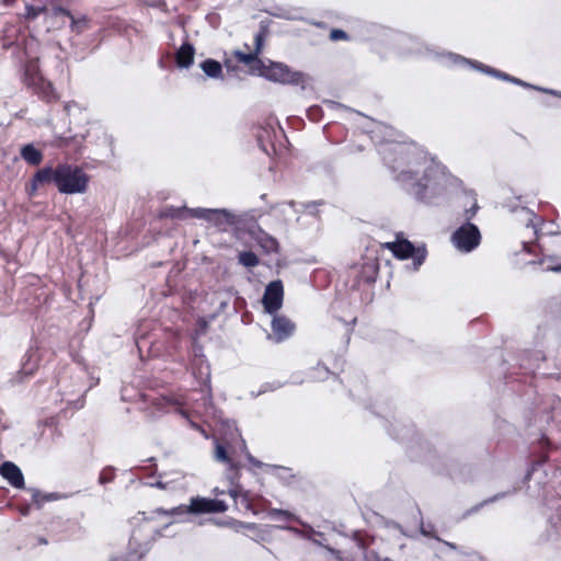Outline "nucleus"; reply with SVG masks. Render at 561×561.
I'll use <instances>...</instances> for the list:
<instances>
[{"mask_svg":"<svg viewBox=\"0 0 561 561\" xmlns=\"http://www.w3.org/2000/svg\"><path fill=\"white\" fill-rule=\"evenodd\" d=\"M195 48L190 43H183L176 50L175 62L179 68H190L194 61Z\"/></svg>","mask_w":561,"mask_h":561,"instance_id":"nucleus-19","label":"nucleus"},{"mask_svg":"<svg viewBox=\"0 0 561 561\" xmlns=\"http://www.w3.org/2000/svg\"><path fill=\"white\" fill-rule=\"evenodd\" d=\"M364 272L366 273V282H374L377 276L378 265L375 262H368L364 265Z\"/></svg>","mask_w":561,"mask_h":561,"instance_id":"nucleus-29","label":"nucleus"},{"mask_svg":"<svg viewBox=\"0 0 561 561\" xmlns=\"http://www.w3.org/2000/svg\"><path fill=\"white\" fill-rule=\"evenodd\" d=\"M540 465H541V461H537V462H535V463L531 466L530 470H528V472H527V474H526V477H525V478H526L527 480H528V479H530V476H531V474H533V472L536 470V467H537V466H540Z\"/></svg>","mask_w":561,"mask_h":561,"instance_id":"nucleus-45","label":"nucleus"},{"mask_svg":"<svg viewBox=\"0 0 561 561\" xmlns=\"http://www.w3.org/2000/svg\"><path fill=\"white\" fill-rule=\"evenodd\" d=\"M552 508L556 511V514L548 516V540L561 538V500H558Z\"/></svg>","mask_w":561,"mask_h":561,"instance_id":"nucleus-18","label":"nucleus"},{"mask_svg":"<svg viewBox=\"0 0 561 561\" xmlns=\"http://www.w3.org/2000/svg\"><path fill=\"white\" fill-rule=\"evenodd\" d=\"M378 561H393V560H391V559H389V558H383V559L378 560Z\"/></svg>","mask_w":561,"mask_h":561,"instance_id":"nucleus-53","label":"nucleus"},{"mask_svg":"<svg viewBox=\"0 0 561 561\" xmlns=\"http://www.w3.org/2000/svg\"><path fill=\"white\" fill-rule=\"evenodd\" d=\"M62 401H66L68 405H73L77 409L82 408V405H83V400L81 397H79L76 400H72L70 398H66V399L62 398Z\"/></svg>","mask_w":561,"mask_h":561,"instance_id":"nucleus-41","label":"nucleus"},{"mask_svg":"<svg viewBox=\"0 0 561 561\" xmlns=\"http://www.w3.org/2000/svg\"><path fill=\"white\" fill-rule=\"evenodd\" d=\"M215 443V459L219 462L226 463L230 470H237L239 466L231 457V453L229 450L230 447L219 443L218 439H216Z\"/></svg>","mask_w":561,"mask_h":561,"instance_id":"nucleus-20","label":"nucleus"},{"mask_svg":"<svg viewBox=\"0 0 561 561\" xmlns=\"http://www.w3.org/2000/svg\"><path fill=\"white\" fill-rule=\"evenodd\" d=\"M481 242V233L479 228L466 222L457 228L451 234L453 245L461 253H470L479 247Z\"/></svg>","mask_w":561,"mask_h":561,"instance_id":"nucleus-8","label":"nucleus"},{"mask_svg":"<svg viewBox=\"0 0 561 561\" xmlns=\"http://www.w3.org/2000/svg\"><path fill=\"white\" fill-rule=\"evenodd\" d=\"M227 427L230 432V437H237L240 439V443L242 445V448L244 449L245 451V457L248 459V461L250 462V465L253 467V468H257V469H266V470H276V469H279V467L277 466H273V465H267V463H264L260 460H257L256 458H254L248 450H247V446H245V442L241 438V435L238 431V428L234 426V423L233 422H227Z\"/></svg>","mask_w":561,"mask_h":561,"instance_id":"nucleus-17","label":"nucleus"},{"mask_svg":"<svg viewBox=\"0 0 561 561\" xmlns=\"http://www.w3.org/2000/svg\"><path fill=\"white\" fill-rule=\"evenodd\" d=\"M264 34L262 32L257 33L254 37L255 48L254 53L259 56L263 48Z\"/></svg>","mask_w":561,"mask_h":561,"instance_id":"nucleus-35","label":"nucleus"},{"mask_svg":"<svg viewBox=\"0 0 561 561\" xmlns=\"http://www.w3.org/2000/svg\"><path fill=\"white\" fill-rule=\"evenodd\" d=\"M385 247L400 260L412 259V264L407 265V268L413 272H416L421 267L427 255L425 245L414 247L408 240L387 242L385 243Z\"/></svg>","mask_w":561,"mask_h":561,"instance_id":"nucleus-6","label":"nucleus"},{"mask_svg":"<svg viewBox=\"0 0 561 561\" xmlns=\"http://www.w3.org/2000/svg\"><path fill=\"white\" fill-rule=\"evenodd\" d=\"M369 133L394 181L408 194L428 205L438 204L448 196L457 179L445 165L422 148L399 142L390 126L378 123Z\"/></svg>","mask_w":561,"mask_h":561,"instance_id":"nucleus-1","label":"nucleus"},{"mask_svg":"<svg viewBox=\"0 0 561 561\" xmlns=\"http://www.w3.org/2000/svg\"><path fill=\"white\" fill-rule=\"evenodd\" d=\"M270 128L273 130L274 134H276L275 129L273 128V125H270Z\"/></svg>","mask_w":561,"mask_h":561,"instance_id":"nucleus-54","label":"nucleus"},{"mask_svg":"<svg viewBox=\"0 0 561 561\" xmlns=\"http://www.w3.org/2000/svg\"><path fill=\"white\" fill-rule=\"evenodd\" d=\"M506 494L507 493H499L492 497H489V499L484 500L482 503H480L479 505H477L476 507H473L470 512H477L483 505L493 503V502L497 501L499 499H503Z\"/></svg>","mask_w":561,"mask_h":561,"instance_id":"nucleus-34","label":"nucleus"},{"mask_svg":"<svg viewBox=\"0 0 561 561\" xmlns=\"http://www.w3.org/2000/svg\"><path fill=\"white\" fill-rule=\"evenodd\" d=\"M56 187L61 194H82L88 188L89 178L84 171L72 164L57 165Z\"/></svg>","mask_w":561,"mask_h":561,"instance_id":"nucleus-4","label":"nucleus"},{"mask_svg":"<svg viewBox=\"0 0 561 561\" xmlns=\"http://www.w3.org/2000/svg\"><path fill=\"white\" fill-rule=\"evenodd\" d=\"M523 214L525 215V220L527 221L526 227H530L534 230V234H537V224L535 222L536 215L528 209H523Z\"/></svg>","mask_w":561,"mask_h":561,"instance_id":"nucleus-30","label":"nucleus"},{"mask_svg":"<svg viewBox=\"0 0 561 561\" xmlns=\"http://www.w3.org/2000/svg\"><path fill=\"white\" fill-rule=\"evenodd\" d=\"M30 491L32 493V500L38 508H41L45 502L58 501L64 497L55 492L44 494L37 489H30Z\"/></svg>","mask_w":561,"mask_h":561,"instance_id":"nucleus-24","label":"nucleus"},{"mask_svg":"<svg viewBox=\"0 0 561 561\" xmlns=\"http://www.w3.org/2000/svg\"><path fill=\"white\" fill-rule=\"evenodd\" d=\"M272 316V333L267 335V339L274 343H282L294 334L296 325L290 319H288L285 316L276 313Z\"/></svg>","mask_w":561,"mask_h":561,"instance_id":"nucleus-11","label":"nucleus"},{"mask_svg":"<svg viewBox=\"0 0 561 561\" xmlns=\"http://www.w3.org/2000/svg\"><path fill=\"white\" fill-rule=\"evenodd\" d=\"M20 512H21L23 515H27V514H28V512H30V507H28V506L23 507V508H21V510H20Z\"/></svg>","mask_w":561,"mask_h":561,"instance_id":"nucleus-49","label":"nucleus"},{"mask_svg":"<svg viewBox=\"0 0 561 561\" xmlns=\"http://www.w3.org/2000/svg\"><path fill=\"white\" fill-rule=\"evenodd\" d=\"M44 12H46V7L45 5L35 7V5H32V4H27L25 7V16L28 20H34L39 14H42Z\"/></svg>","mask_w":561,"mask_h":561,"instance_id":"nucleus-28","label":"nucleus"},{"mask_svg":"<svg viewBox=\"0 0 561 561\" xmlns=\"http://www.w3.org/2000/svg\"><path fill=\"white\" fill-rule=\"evenodd\" d=\"M186 211L192 218L205 220L209 227H214L218 231H226L236 224L234 215L225 208L196 207Z\"/></svg>","mask_w":561,"mask_h":561,"instance_id":"nucleus-7","label":"nucleus"},{"mask_svg":"<svg viewBox=\"0 0 561 561\" xmlns=\"http://www.w3.org/2000/svg\"><path fill=\"white\" fill-rule=\"evenodd\" d=\"M151 402V415L158 416L163 413L169 412H179L182 415L186 416L185 411L183 410L184 405H187V398L185 394H161L150 399Z\"/></svg>","mask_w":561,"mask_h":561,"instance_id":"nucleus-9","label":"nucleus"},{"mask_svg":"<svg viewBox=\"0 0 561 561\" xmlns=\"http://www.w3.org/2000/svg\"><path fill=\"white\" fill-rule=\"evenodd\" d=\"M294 205H295L294 202H288V203L280 204L279 207L282 208L283 211H285L286 207H293Z\"/></svg>","mask_w":561,"mask_h":561,"instance_id":"nucleus-48","label":"nucleus"},{"mask_svg":"<svg viewBox=\"0 0 561 561\" xmlns=\"http://www.w3.org/2000/svg\"><path fill=\"white\" fill-rule=\"evenodd\" d=\"M227 504L221 500L193 497L190 505H179L171 510L157 508L154 512L159 515L182 517L186 514H203V513H222L227 511Z\"/></svg>","mask_w":561,"mask_h":561,"instance_id":"nucleus-5","label":"nucleus"},{"mask_svg":"<svg viewBox=\"0 0 561 561\" xmlns=\"http://www.w3.org/2000/svg\"><path fill=\"white\" fill-rule=\"evenodd\" d=\"M57 167L50 168L45 167L36 171V173L33 175V179L39 184H50L54 183L56 185V179H57Z\"/></svg>","mask_w":561,"mask_h":561,"instance_id":"nucleus-22","label":"nucleus"},{"mask_svg":"<svg viewBox=\"0 0 561 561\" xmlns=\"http://www.w3.org/2000/svg\"><path fill=\"white\" fill-rule=\"evenodd\" d=\"M238 262L244 267H255L259 265V257L254 252L243 251L239 253Z\"/></svg>","mask_w":561,"mask_h":561,"instance_id":"nucleus-26","label":"nucleus"},{"mask_svg":"<svg viewBox=\"0 0 561 561\" xmlns=\"http://www.w3.org/2000/svg\"><path fill=\"white\" fill-rule=\"evenodd\" d=\"M541 443H542V444H545V445H548V444H549V442H548V439H547L546 437H542V438H541Z\"/></svg>","mask_w":561,"mask_h":561,"instance_id":"nucleus-52","label":"nucleus"},{"mask_svg":"<svg viewBox=\"0 0 561 561\" xmlns=\"http://www.w3.org/2000/svg\"><path fill=\"white\" fill-rule=\"evenodd\" d=\"M193 376L205 386V392L210 396V366L203 354L195 353L192 360Z\"/></svg>","mask_w":561,"mask_h":561,"instance_id":"nucleus-13","label":"nucleus"},{"mask_svg":"<svg viewBox=\"0 0 561 561\" xmlns=\"http://www.w3.org/2000/svg\"><path fill=\"white\" fill-rule=\"evenodd\" d=\"M284 287L280 280L271 282L263 294L262 304L268 314L276 313L283 306Z\"/></svg>","mask_w":561,"mask_h":561,"instance_id":"nucleus-10","label":"nucleus"},{"mask_svg":"<svg viewBox=\"0 0 561 561\" xmlns=\"http://www.w3.org/2000/svg\"><path fill=\"white\" fill-rule=\"evenodd\" d=\"M554 410V415L559 416L561 415V408H553Z\"/></svg>","mask_w":561,"mask_h":561,"instance_id":"nucleus-51","label":"nucleus"},{"mask_svg":"<svg viewBox=\"0 0 561 561\" xmlns=\"http://www.w3.org/2000/svg\"><path fill=\"white\" fill-rule=\"evenodd\" d=\"M41 360L39 348L37 345H31L22 357L20 375L32 376L38 368Z\"/></svg>","mask_w":561,"mask_h":561,"instance_id":"nucleus-14","label":"nucleus"},{"mask_svg":"<svg viewBox=\"0 0 561 561\" xmlns=\"http://www.w3.org/2000/svg\"><path fill=\"white\" fill-rule=\"evenodd\" d=\"M41 185L32 178L30 185L26 186V193L30 197H33Z\"/></svg>","mask_w":561,"mask_h":561,"instance_id":"nucleus-37","label":"nucleus"},{"mask_svg":"<svg viewBox=\"0 0 561 561\" xmlns=\"http://www.w3.org/2000/svg\"><path fill=\"white\" fill-rule=\"evenodd\" d=\"M478 209H479V206L477 204V201L473 198V203H472L471 207L466 209V211H465L467 220H470L471 218H473L474 215L477 214Z\"/></svg>","mask_w":561,"mask_h":561,"instance_id":"nucleus-38","label":"nucleus"},{"mask_svg":"<svg viewBox=\"0 0 561 561\" xmlns=\"http://www.w3.org/2000/svg\"><path fill=\"white\" fill-rule=\"evenodd\" d=\"M330 39L334 41V42H336V41H346V39H348V35L343 30L333 28L330 32Z\"/></svg>","mask_w":561,"mask_h":561,"instance_id":"nucleus-31","label":"nucleus"},{"mask_svg":"<svg viewBox=\"0 0 561 561\" xmlns=\"http://www.w3.org/2000/svg\"><path fill=\"white\" fill-rule=\"evenodd\" d=\"M153 485L161 488V489L165 488L164 483H162L161 481L156 482Z\"/></svg>","mask_w":561,"mask_h":561,"instance_id":"nucleus-50","label":"nucleus"},{"mask_svg":"<svg viewBox=\"0 0 561 561\" xmlns=\"http://www.w3.org/2000/svg\"><path fill=\"white\" fill-rule=\"evenodd\" d=\"M282 387V383L280 382H267V383H264L260 390V393H264V392H267V391H274L278 388Z\"/></svg>","mask_w":561,"mask_h":561,"instance_id":"nucleus-39","label":"nucleus"},{"mask_svg":"<svg viewBox=\"0 0 561 561\" xmlns=\"http://www.w3.org/2000/svg\"><path fill=\"white\" fill-rule=\"evenodd\" d=\"M268 138H270V130L267 128H262L257 133V140L261 144V146L265 152H268V151H267V148L265 147L264 142L268 141Z\"/></svg>","mask_w":561,"mask_h":561,"instance_id":"nucleus-32","label":"nucleus"},{"mask_svg":"<svg viewBox=\"0 0 561 561\" xmlns=\"http://www.w3.org/2000/svg\"><path fill=\"white\" fill-rule=\"evenodd\" d=\"M256 75L273 82L300 85L301 89H305L310 81L308 75L301 71H295L283 62L271 60L267 62L257 61Z\"/></svg>","mask_w":561,"mask_h":561,"instance_id":"nucleus-3","label":"nucleus"},{"mask_svg":"<svg viewBox=\"0 0 561 561\" xmlns=\"http://www.w3.org/2000/svg\"><path fill=\"white\" fill-rule=\"evenodd\" d=\"M539 359H543V356L541 354H538Z\"/></svg>","mask_w":561,"mask_h":561,"instance_id":"nucleus-55","label":"nucleus"},{"mask_svg":"<svg viewBox=\"0 0 561 561\" xmlns=\"http://www.w3.org/2000/svg\"><path fill=\"white\" fill-rule=\"evenodd\" d=\"M229 495H230L233 500H236V501H237L240 496H241L243 500L248 501V500H247V493H245V492H243V490H242L239 485H236V486L231 488V489L229 490Z\"/></svg>","mask_w":561,"mask_h":561,"instance_id":"nucleus-33","label":"nucleus"},{"mask_svg":"<svg viewBox=\"0 0 561 561\" xmlns=\"http://www.w3.org/2000/svg\"><path fill=\"white\" fill-rule=\"evenodd\" d=\"M252 239L265 253H276L278 251V242L277 240L263 231L262 229H256L251 232Z\"/></svg>","mask_w":561,"mask_h":561,"instance_id":"nucleus-16","label":"nucleus"},{"mask_svg":"<svg viewBox=\"0 0 561 561\" xmlns=\"http://www.w3.org/2000/svg\"><path fill=\"white\" fill-rule=\"evenodd\" d=\"M240 527L252 530L256 528V525L253 523H241Z\"/></svg>","mask_w":561,"mask_h":561,"instance_id":"nucleus-46","label":"nucleus"},{"mask_svg":"<svg viewBox=\"0 0 561 561\" xmlns=\"http://www.w3.org/2000/svg\"><path fill=\"white\" fill-rule=\"evenodd\" d=\"M0 474L5 479L13 488H24V477L21 469L11 461H5L0 466Z\"/></svg>","mask_w":561,"mask_h":561,"instance_id":"nucleus-15","label":"nucleus"},{"mask_svg":"<svg viewBox=\"0 0 561 561\" xmlns=\"http://www.w3.org/2000/svg\"><path fill=\"white\" fill-rule=\"evenodd\" d=\"M312 371L320 373V376L316 377L319 380L324 379L329 375V369L327 367H324V366H321V365H318L317 367H314L312 369Z\"/></svg>","mask_w":561,"mask_h":561,"instance_id":"nucleus-40","label":"nucleus"},{"mask_svg":"<svg viewBox=\"0 0 561 561\" xmlns=\"http://www.w3.org/2000/svg\"><path fill=\"white\" fill-rule=\"evenodd\" d=\"M270 516L272 517H284L286 519L288 518H291L293 517V514L289 513L288 511H284V510H278V508H273L270 511Z\"/></svg>","mask_w":561,"mask_h":561,"instance_id":"nucleus-36","label":"nucleus"},{"mask_svg":"<svg viewBox=\"0 0 561 561\" xmlns=\"http://www.w3.org/2000/svg\"><path fill=\"white\" fill-rule=\"evenodd\" d=\"M111 480H112V478L110 476H106L105 472H102L100 474L99 481L101 484H105V483L110 482Z\"/></svg>","mask_w":561,"mask_h":561,"instance_id":"nucleus-44","label":"nucleus"},{"mask_svg":"<svg viewBox=\"0 0 561 561\" xmlns=\"http://www.w3.org/2000/svg\"><path fill=\"white\" fill-rule=\"evenodd\" d=\"M187 209H188L187 207H168L163 211L162 216L171 217V218H176V219L192 218L187 214V211H186Z\"/></svg>","mask_w":561,"mask_h":561,"instance_id":"nucleus-27","label":"nucleus"},{"mask_svg":"<svg viewBox=\"0 0 561 561\" xmlns=\"http://www.w3.org/2000/svg\"><path fill=\"white\" fill-rule=\"evenodd\" d=\"M437 60L447 67H470L472 69H476L480 72H483L485 75H489L491 77L497 78L503 81H507L524 88H531L536 89L538 91H543L546 93L557 94L553 90L542 89L535 87L533 84H529L518 78L512 77L508 73H505L503 71H500L497 69H494L490 66H486L478 60L468 59L466 57H462L458 54L451 53V51H443L436 55Z\"/></svg>","mask_w":561,"mask_h":561,"instance_id":"nucleus-2","label":"nucleus"},{"mask_svg":"<svg viewBox=\"0 0 561 561\" xmlns=\"http://www.w3.org/2000/svg\"><path fill=\"white\" fill-rule=\"evenodd\" d=\"M54 14H56V15H57V14H65V15H67V16L72 18V16H71V14H70V12H69L68 10H66V9L61 8V7H57V8H55V9H54Z\"/></svg>","mask_w":561,"mask_h":561,"instance_id":"nucleus-43","label":"nucleus"},{"mask_svg":"<svg viewBox=\"0 0 561 561\" xmlns=\"http://www.w3.org/2000/svg\"><path fill=\"white\" fill-rule=\"evenodd\" d=\"M21 157L31 165H38L43 160V153L32 144H27L21 148Z\"/></svg>","mask_w":561,"mask_h":561,"instance_id":"nucleus-21","label":"nucleus"},{"mask_svg":"<svg viewBox=\"0 0 561 561\" xmlns=\"http://www.w3.org/2000/svg\"><path fill=\"white\" fill-rule=\"evenodd\" d=\"M393 44L398 55L401 57L423 54V43L419 38L411 35L398 34L394 37Z\"/></svg>","mask_w":561,"mask_h":561,"instance_id":"nucleus-12","label":"nucleus"},{"mask_svg":"<svg viewBox=\"0 0 561 561\" xmlns=\"http://www.w3.org/2000/svg\"><path fill=\"white\" fill-rule=\"evenodd\" d=\"M234 56L237 57L238 61L251 66L252 72L256 75L257 61L262 60L257 58V55L254 51L245 54L237 50Z\"/></svg>","mask_w":561,"mask_h":561,"instance_id":"nucleus-25","label":"nucleus"},{"mask_svg":"<svg viewBox=\"0 0 561 561\" xmlns=\"http://www.w3.org/2000/svg\"><path fill=\"white\" fill-rule=\"evenodd\" d=\"M204 73L213 79H218L222 75L221 64L215 59H206L201 64Z\"/></svg>","mask_w":561,"mask_h":561,"instance_id":"nucleus-23","label":"nucleus"},{"mask_svg":"<svg viewBox=\"0 0 561 561\" xmlns=\"http://www.w3.org/2000/svg\"><path fill=\"white\" fill-rule=\"evenodd\" d=\"M547 271H552V272H561V264L560 265H554V266H547L546 267Z\"/></svg>","mask_w":561,"mask_h":561,"instance_id":"nucleus-47","label":"nucleus"},{"mask_svg":"<svg viewBox=\"0 0 561 561\" xmlns=\"http://www.w3.org/2000/svg\"><path fill=\"white\" fill-rule=\"evenodd\" d=\"M420 531L423 536L431 537V536H433V526L422 524Z\"/></svg>","mask_w":561,"mask_h":561,"instance_id":"nucleus-42","label":"nucleus"}]
</instances>
